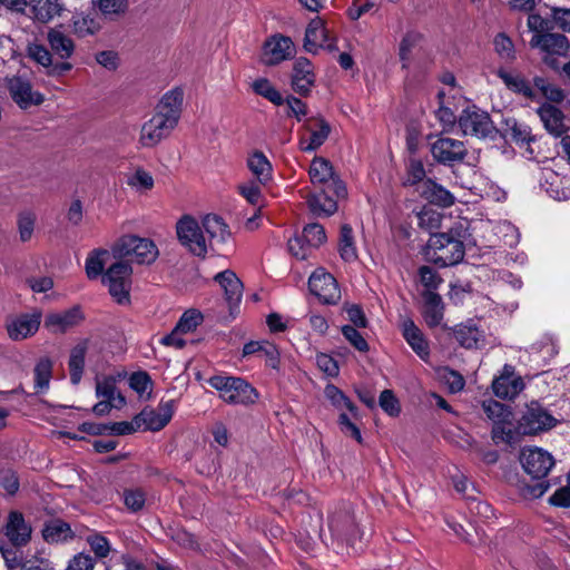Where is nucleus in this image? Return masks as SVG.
<instances>
[{"label": "nucleus", "mask_w": 570, "mask_h": 570, "mask_svg": "<svg viewBox=\"0 0 570 570\" xmlns=\"http://www.w3.org/2000/svg\"><path fill=\"white\" fill-rule=\"evenodd\" d=\"M523 470L531 475V482H520L519 492L524 499L541 498L550 484L544 478L554 465L553 456L541 448L523 449L520 455Z\"/></svg>", "instance_id": "f257e3e1"}, {"label": "nucleus", "mask_w": 570, "mask_h": 570, "mask_svg": "<svg viewBox=\"0 0 570 570\" xmlns=\"http://www.w3.org/2000/svg\"><path fill=\"white\" fill-rule=\"evenodd\" d=\"M466 228L461 224L450 233L432 234L428 247L426 257L440 267L459 264L464 257V234Z\"/></svg>", "instance_id": "f03ea898"}, {"label": "nucleus", "mask_w": 570, "mask_h": 570, "mask_svg": "<svg viewBox=\"0 0 570 570\" xmlns=\"http://www.w3.org/2000/svg\"><path fill=\"white\" fill-rule=\"evenodd\" d=\"M208 384L232 405H252L259 397L257 390L243 377L219 374L209 377Z\"/></svg>", "instance_id": "7ed1b4c3"}, {"label": "nucleus", "mask_w": 570, "mask_h": 570, "mask_svg": "<svg viewBox=\"0 0 570 570\" xmlns=\"http://www.w3.org/2000/svg\"><path fill=\"white\" fill-rule=\"evenodd\" d=\"M568 419L569 415L564 416L561 413H553L540 402L531 401L527 404L518 422V430L522 434L534 435L549 431Z\"/></svg>", "instance_id": "20e7f679"}, {"label": "nucleus", "mask_w": 570, "mask_h": 570, "mask_svg": "<svg viewBox=\"0 0 570 570\" xmlns=\"http://www.w3.org/2000/svg\"><path fill=\"white\" fill-rule=\"evenodd\" d=\"M158 248L149 238L125 235L112 247L115 258H127L131 263L149 265L158 257Z\"/></svg>", "instance_id": "39448f33"}, {"label": "nucleus", "mask_w": 570, "mask_h": 570, "mask_svg": "<svg viewBox=\"0 0 570 570\" xmlns=\"http://www.w3.org/2000/svg\"><path fill=\"white\" fill-rule=\"evenodd\" d=\"M102 275V284L108 287L109 294L119 303L129 302L132 267L129 262L117 258Z\"/></svg>", "instance_id": "423d86ee"}, {"label": "nucleus", "mask_w": 570, "mask_h": 570, "mask_svg": "<svg viewBox=\"0 0 570 570\" xmlns=\"http://www.w3.org/2000/svg\"><path fill=\"white\" fill-rule=\"evenodd\" d=\"M203 230L199 223L189 215L183 216L176 224L180 244L198 257H205L209 252V245H207V238Z\"/></svg>", "instance_id": "0eeeda50"}, {"label": "nucleus", "mask_w": 570, "mask_h": 570, "mask_svg": "<svg viewBox=\"0 0 570 570\" xmlns=\"http://www.w3.org/2000/svg\"><path fill=\"white\" fill-rule=\"evenodd\" d=\"M308 174L314 185L326 187L337 198L346 196L345 184L335 175L333 166L327 159L315 157L311 163Z\"/></svg>", "instance_id": "6e6552de"}, {"label": "nucleus", "mask_w": 570, "mask_h": 570, "mask_svg": "<svg viewBox=\"0 0 570 570\" xmlns=\"http://www.w3.org/2000/svg\"><path fill=\"white\" fill-rule=\"evenodd\" d=\"M328 530L337 542L352 544L361 538L360 529L350 509L344 508L331 513L328 517Z\"/></svg>", "instance_id": "1a4fd4ad"}, {"label": "nucleus", "mask_w": 570, "mask_h": 570, "mask_svg": "<svg viewBox=\"0 0 570 570\" xmlns=\"http://www.w3.org/2000/svg\"><path fill=\"white\" fill-rule=\"evenodd\" d=\"M458 124L465 136L485 138L493 130L489 114L475 106L464 109L458 118Z\"/></svg>", "instance_id": "9d476101"}, {"label": "nucleus", "mask_w": 570, "mask_h": 570, "mask_svg": "<svg viewBox=\"0 0 570 570\" xmlns=\"http://www.w3.org/2000/svg\"><path fill=\"white\" fill-rule=\"evenodd\" d=\"M308 287L323 304L335 305L341 299V291L334 276L324 268H317L308 279Z\"/></svg>", "instance_id": "9b49d317"}, {"label": "nucleus", "mask_w": 570, "mask_h": 570, "mask_svg": "<svg viewBox=\"0 0 570 570\" xmlns=\"http://www.w3.org/2000/svg\"><path fill=\"white\" fill-rule=\"evenodd\" d=\"M430 150L433 159L444 166H454L463 161L468 155L463 141L449 137L438 138L431 144Z\"/></svg>", "instance_id": "f8f14e48"}, {"label": "nucleus", "mask_w": 570, "mask_h": 570, "mask_svg": "<svg viewBox=\"0 0 570 570\" xmlns=\"http://www.w3.org/2000/svg\"><path fill=\"white\" fill-rule=\"evenodd\" d=\"M176 126L177 122L174 118L165 117L161 112H155V115L141 127V145L144 147L156 146L164 138L168 137Z\"/></svg>", "instance_id": "ddd939ff"}, {"label": "nucleus", "mask_w": 570, "mask_h": 570, "mask_svg": "<svg viewBox=\"0 0 570 570\" xmlns=\"http://www.w3.org/2000/svg\"><path fill=\"white\" fill-rule=\"evenodd\" d=\"M7 89L12 100L21 109H27L31 106H39L45 100L43 95L33 90L29 79L22 76L7 78Z\"/></svg>", "instance_id": "4468645a"}, {"label": "nucleus", "mask_w": 570, "mask_h": 570, "mask_svg": "<svg viewBox=\"0 0 570 570\" xmlns=\"http://www.w3.org/2000/svg\"><path fill=\"white\" fill-rule=\"evenodd\" d=\"M295 53L296 48L289 37L274 35L264 42L262 60L267 66H274L293 58Z\"/></svg>", "instance_id": "2eb2a0df"}, {"label": "nucleus", "mask_w": 570, "mask_h": 570, "mask_svg": "<svg viewBox=\"0 0 570 570\" xmlns=\"http://www.w3.org/2000/svg\"><path fill=\"white\" fill-rule=\"evenodd\" d=\"M175 413V401L160 402L157 409H144L136 417L138 426L144 425L145 430L160 431L171 420Z\"/></svg>", "instance_id": "dca6fc26"}, {"label": "nucleus", "mask_w": 570, "mask_h": 570, "mask_svg": "<svg viewBox=\"0 0 570 570\" xmlns=\"http://www.w3.org/2000/svg\"><path fill=\"white\" fill-rule=\"evenodd\" d=\"M202 227L207 235L209 250L219 252L232 238V233L224 219L217 215L208 214L202 220Z\"/></svg>", "instance_id": "f3484780"}, {"label": "nucleus", "mask_w": 570, "mask_h": 570, "mask_svg": "<svg viewBox=\"0 0 570 570\" xmlns=\"http://www.w3.org/2000/svg\"><path fill=\"white\" fill-rule=\"evenodd\" d=\"M537 112L548 134L561 139L568 136L570 119L558 107L547 102L540 106Z\"/></svg>", "instance_id": "a211bd4d"}, {"label": "nucleus", "mask_w": 570, "mask_h": 570, "mask_svg": "<svg viewBox=\"0 0 570 570\" xmlns=\"http://www.w3.org/2000/svg\"><path fill=\"white\" fill-rule=\"evenodd\" d=\"M41 312L33 311L18 315L7 324L8 335L13 341H21L36 334L41 323Z\"/></svg>", "instance_id": "6ab92c4d"}, {"label": "nucleus", "mask_w": 570, "mask_h": 570, "mask_svg": "<svg viewBox=\"0 0 570 570\" xmlns=\"http://www.w3.org/2000/svg\"><path fill=\"white\" fill-rule=\"evenodd\" d=\"M530 46L546 55L547 63H550L548 56H566L570 47L567 37L559 33H535L530 40Z\"/></svg>", "instance_id": "aec40b11"}, {"label": "nucleus", "mask_w": 570, "mask_h": 570, "mask_svg": "<svg viewBox=\"0 0 570 570\" xmlns=\"http://www.w3.org/2000/svg\"><path fill=\"white\" fill-rule=\"evenodd\" d=\"M61 0H27L23 13L35 22L48 23L63 11Z\"/></svg>", "instance_id": "412c9836"}, {"label": "nucleus", "mask_w": 570, "mask_h": 570, "mask_svg": "<svg viewBox=\"0 0 570 570\" xmlns=\"http://www.w3.org/2000/svg\"><path fill=\"white\" fill-rule=\"evenodd\" d=\"M83 314L79 306H73L62 312H53L46 316L45 327L55 334L65 333L79 325Z\"/></svg>", "instance_id": "4be33fe9"}, {"label": "nucleus", "mask_w": 570, "mask_h": 570, "mask_svg": "<svg viewBox=\"0 0 570 570\" xmlns=\"http://www.w3.org/2000/svg\"><path fill=\"white\" fill-rule=\"evenodd\" d=\"M315 82V73L311 61L304 57L296 59L293 66L292 87L302 96L311 92Z\"/></svg>", "instance_id": "5701e85b"}, {"label": "nucleus", "mask_w": 570, "mask_h": 570, "mask_svg": "<svg viewBox=\"0 0 570 570\" xmlns=\"http://www.w3.org/2000/svg\"><path fill=\"white\" fill-rule=\"evenodd\" d=\"M315 126L316 128H313L309 121L304 125V128L309 132L308 137H301L299 139V149L304 153L318 149L331 134V126L324 118H316Z\"/></svg>", "instance_id": "b1692460"}, {"label": "nucleus", "mask_w": 570, "mask_h": 570, "mask_svg": "<svg viewBox=\"0 0 570 570\" xmlns=\"http://www.w3.org/2000/svg\"><path fill=\"white\" fill-rule=\"evenodd\" d=\"M4 530L9 541L17 547L27 544L31 537V527L26 522L22 513L18 511L9 513Z\"/></svg>", "instance_id": "393cba45"}, {"label": "nucleus", "mask_w": 570, "mask_h": 570, "mask_svg": "<svg viewBox=\"0 0 570 570\" xmlns=\"http://www.w3.org/2000/svg\"><path fill=\"white\" fill-rule=\"evenodd\" d=\"M492 389L498 397L513 399L524 389V383L513 374L511 366L505 365L504 373L493 381Z\"/></svg>", "instance_id": "a878e982"}, {"label": "nucleus", "mask_w": 570, "mask_h": 570, "mask_svg": "<svg viewBox=\"0 0 570 570\" xmlns=\"http://www.w3.org/2000/svg\"><path fill=\"white\" fill-rule=\"evenodd\" d=\"M402 334L413 352L424 362L430 358V346L422 331L412 320H406L402 324Z\"/></svg>", "instance_id": "bb28decb"}, {"label": "nucleus", "mask_w": 570, "mask_h": 570, "mask_svg": "<svg viewBox=\"0 0 570 570\" xmlns=\"http://www.w3.org/2000/svg\"><path fill=\"white\" fill-rule=\"evenodd\" d=\"M126 373L108 375L96 381V396L115 402V409H121L126 404L125 396L117 390V382L122 380Z\"/></svg>", "instance_id": "cd10ccee"}, {"label": "nucleus", "mask_w": 570, "mask_h": 570, "mask_svg": "<svg viewBox=\"0 0 570 570\" xmlns=\"http://www.w3.org/2000/svg\"><path fill=\"white\" fill-rule=\"evenodd\" d=\"M215 281L224 291L225 298L230 307L237 306L243 296V284L236 274L229 269L218 273Z\"/></svg>", "instance_id": "c85d7f7f"}, {"label": "nucleus", "mask_w": 570, "mask_h": 570, "mask_svg": "<svg viewBox=\"0 0 570 570\" xmlns=\"http://www.w3.org/2000/svg\"><path fill=\"white\" fill-rule=\"evenodd\" d=\"M184 101V90L175 87L168 90L159 100L156 112H161L165 117L174 118L178 124L181 115V106Z\"/></svg>", "instance_id": "c756f323"}, {"label": "nucleus", "mask_w": 570, "mask_h": 570, "mask_svg": "<svg viewBox=\"0 0 570 570\" xmlns=\"http://www.w3.org/2000/svg\"><path fill=\"white\" fill-rule=\"evenodd\" d=\"M542 187L556 200H567L570 198V177H562L552 170L547 171L544 173Z\"/></svg>", "instance_id": "7c9ffc66"}, {"label": "nucleus", "mask_w": 570, "mask_h": 570, "mask_svg": "<svg viewBox=\"0 0 570 570\" xmlns=\"http://www.w3.org/2000/svg\"><path fill=\"white\" fill-rule=\"evenodd\" d=\"M423 317L430 327H435L441 324L443 320V303L439 294L433 291H425L423 293Z\"/></svg>", "instance_id": "2f4dec72"}, {"label": "nucleus", "mask_w": 570, "mask_h": 570, "mask_svg": "<svg viewBox=\"0 0 570 570\" xmlns=\"http://www.w3.org/2000/svg\"><path fill=\"white\" fill-rule=\"evenodd\" d=\"M47 40L52 52L60 59L67 60L72 57L76 48L75 42L60 29L51 28L47 33Z\"/></svg>", "instance_id": "473e14b6"}, {"label": "nucleus", "mask_w": 570, "mask_h": 570, "mask_svg": "<svg viewBox=\"0 0 570 570\" xmlns=\"http://www.w3.org/2000/svg\"><path fill=\"white\" fill-rule=\"evenodd\" d=\"M334 194L326 187L320 193L311 195L307 199L309 210L317 216H330L337 209Z\"/></svg>", "instance_id": "72a5a7b5"}, {"label": "nucleus", "mask_w": 570, "mask_h": 570, "mask_svg": "<svg viewBox=\"0 0 570 570\" xmlns=\"http://www.w3.org/2000/svg\"><path fill=\"white\" fill-rule=\"evenodd\" d=\"M327 42V31L324 27V22L321 18L316 17L308 23L305 38L304 48L308 52H316L320 48H323Z\"/></svg>", "instance_id": "f704fd0d"}, {"label": "nucleus", "mask_w": 570, "mask_h": 570, "mask_svg": "<svg viewBox=\"0 0 570 570\" xmlns=\"http://www.w3.org/2000/svg\"><path fill=\"white\" fill-rule=\"evenodd\" d=\"M422 197L430 203H434L442 207H449L454 204V196L443 186L431 179H426L419 188Z\"/></svg>", "instance_id": "c9c22d12"}, {"label": "nucleus", "mask_w": 570, "mask_h": 570, "mask_svg": "<svg viewBox=\"0 0 570 570\" xmlns=\"http://www.w3.org/2000/svg\"><path fill=\"white\" fill-rule=\"evenodd\" d=\"M337 250L345 263H353L358 258L353 228L348 224H343L340 228Z\"/></svg>", "instance_id": "e433bc0d"}, {"label": "nucleus", "mask_w": 570, "mask_h": 570, "mask_svg": "<svg viewBox=\"0 0 570 570\" xmlns=\"http://www.w3.org/2000/svg\"><path fill=\"white\" fill-rule=\"evenodd\" d=\"M527 352L538 363L547 364L558 354V344L553 336L546 334L537 342L532 343Z\"/></svg>", "instance_id": "4c0bfd02"}, {"label": "nucleus", "mask_w": 570, "mask_h": 570, "mask_svg": "<svg viewBox=\"0 0 570 570\" xmlns=\"http://www.w3.org/2000/svg\"><path fill=\"white\" fill-rule=\"evenodd\" d=\"M88 350V340L79 342L70 352L68 367L70 382L78 385L85 370V356Z\"/></svg>", "instance_id": "58836bf2"}, {"label": "nucleus", "mask_w": 570, "mask_h": 570, "mask_svg": "<svg viewBox=\"0 0 570 570\" xmlns=\"http://www.w3.org/2000/svg\"><path fill=\"white\" fill-rule=\"evenodd\" d=\"M247 166L261 184L265 185L272 179L273 167L263 151L252 153L247 158Z\"/></svg>", "instance_id": "ea45409f"}, {"label": "nucleus", "mask_w": 570, "mask_h": 570, "mask_svg": "<svg viewBox=\"0 0 570 570\" xmlns=\"http://www.w3.org/2000/svg\"><path fill=\"white\" fill-rule=\"evenodd\" d=\"M71 28L78 37L94 36L101 29L100 18L91 13H76L71 18Z\"/></svg>", "instance_id": "a19ab883"}, {"label": "nucleus", "mask_w": 570, "mask_h": 570, "mask_svg": "<svg viewBox=\"0 0 570 570\" xmlns=\"http://www.w3.org/2000/svg\"><path fill=\"white\" fill-rule=\"evenodd\" d=\"M454 337L465 348H478L484 342L483 332L470 323L458 325L454 328Z\"/></svg>", "instance_id": "79ce46f5"}, {"label": "nucleus", "mask_w": 570, "mask_h": 570, "mask_svg": "<svg viewBox=\"0 0 570 570\" xmlns=\"http://www.w3.org/2000/svg\"><path fill=\"white\" fill-rule=\"evenodd\" d=\"M497 75L511 91L520 94L527 98L533 97V90L530 82L520 73L510 72L500 68L497 71Z\"/></svg>", "instance_id": "37998d69"}, {"label": "nucleus", "mask_w": 570, "mask_h": 570, "mask_svg": "<svg viewBox=\"0 0 570 570\" xmlns=\"http://www.w3.org/2000/svg\"><path fill=\"white\" fill-rule=\"evenodd\" d=\"M112 252L110 253L107 249H95L89 253L85 268L88 278L95 279L99 276L102 277V272L105 266L110 262Z\"/></svg>", "instance_id": "c03bdc74"}, {"label": "nucleus", "mask_w": 570, "mask_h": 570, "mask_svg": "<svg viewBox=\"0 0 570 570\" xmlns=\"http://www.w3.org/2000/svg\"><path fill=\"white\" fill-rule=\"evenodd\" d=\"M492 233L497 239L508 247H515L520 242L519 229L508 220L493 224Z\"/></svg>", "instance_id": "a18cd8bd"}, {"label": "nucleus", "mask_w": 570, "mask_h": 570, "mask_svg": "<svg viewBox=\"0 0 570 570\" xmlns=\"http://www.w3.org/2000/svg\"><path fill=\"white\" fill-rule=\"evenodd\" d=\"M42 535L49 543H59L72 539L73 533L68 523L61 520H55L45 527Z\"/></svg>", "instance_id": "49530a36"}, {"label": "nucleus", "mask_w": 570, "mask_h": 570, "mask_svg": "<svg viewBox=\"0 0 570 570\" xmlns=\"http://www.w3.org/2000/svg\"><path fill=\"white\" fill-rule=\"evenodd\" d=\"M324 394L336 410L342 411L346 409L354 417L357 416V407L337 386L327 384Z\"/></svg>", "instance_id": "de8ad7c7"}, {"label": "nucleus", "mask_w": 570, "mask_h": 570, "mask_svg": "<svg viewBox=\"0 0 570 570\" xmlns=\"http://www.w3.org/2000/svg\"><path fill=\"white\" fill-rule=\"evenodd\" d=\"M507 135L520 147L529 146L534 141V136L531 134L530 127L515 119L507 120Z\"/></svg>", "instance_id": "09e8293b"}, {"label": "nucleus", "mask_w": 570, "mask_h": 570, "mask_svg": "<svg viewBox=\"0 0 570 570\" xmlns=\"http://www.w3.org/2000/svg\"><path fill=\"white\" fill-rule=\"evenodd\" d=\"M252 89L256 95L264 97L275 106H282L284 104L282 94L266 78H258L253 81Z\"/></svg>", "instance_id": "8fccbe9b"}, {"label": "nucleus", "mask_w": 570, "mask_h": 570, "mask_svg": "<svg viewBox=\"0 0 570 570\" xmlns=\"http://www.w3.org/2000/svg\"><path fill=\"white\" fill-rule=\"evenodd\" d=\"M422 35L417 31H407L399 46V57L403 68H406L411 60L413 49L421 42Z\"/></svg>", "instance_id": "3c124183"}, {"label": "nucleus", "mask_w": 570, "mask_h": 570, "mask_svg": "<svg viewBox=\"0 0 570 570\" xmlns=\"http://www.w3.org/2000/svg\"><path fill=\"white\" fill-rule=\"evenodd\" d=\"M129 386L140 397L150 399L153 392V381L149 374L145 371L134 372L129 376Z\"/></svg>", "instance_id": "603ef678"}, {"label": "nucleus", "mask_w": 570, "mask_h": 570, "mask_svg": "<svg viewBox=\"0 0 570 570\" xmlns=\"http://www.w3.org/2000/svg\"><path fill=\"white\" fill-rule=\"evenodd\" d=\"M52 363L49 358H41L35 367V389L42 392L49 387Z\"/></svg>", "instance_id": "864d4df0"}, {"label": "nucleus", "mask_w": 570, "mask_h": 570, "mask_svg": "<svg viewBox=\"0 0 570 570\" xmlns=\"http://www.w3.org/2000/svg\"><path fill=\"white\" fill-rule=\"evenodd\" d=\"M203 321L204 316L202 312L196 308H190L183 313L176 327L185 335L195 332Z\"/></svg>", "instance_id": "5fc2aeb1"}, {"label": "nucleus", "mask_w": 570, "mask_h": 570, "mask_svg": "<svg viewBox=\"0 0 570 570\" xmlns=\"http://www.w3.org/2000/svg\"><path fill=\"white\" fill-rule=\"evenodd\" d=\"M127 185L138 193H146L154 187V178L150 173L142 168H137L127 178Z\"/></svg>", "instance_id": "6e6d98bb"}, {"label": "nucleus", "mask_w": 570, "mask_h": 570, "mask_svg": "<svg viewBox=\"0 0 570 570\" xmlns=\"http://www.w3.org/2000/svg\"><path fill=\"white\" fill-rule=\"evenodd\" d=\"M122 501L130 512H139L145 507L146 492L140 488L125 489L122 493Z\"/></svg>", "instance_id": "4d7b16f0"}, {"label": "nucleus", "mask_w": 570, "mask_h": 570, "mask_svg": "<svg viewBox=\"0 0 570 570\" xmlns=\"http://www.w3.org/2000/svg\"><path fill=\"white\" fill-rule=\"evenodd\" d=\"M425 169L423 163L416 158H410L406 165V176L403 180L404 186H420L425 181Z\"/></svg>", "instance_id": "13d9d810"}, {"label": "nucleus", "mask_w": 570, "mask_h": 570, "mask_svg": "<svg viewBox=\"0 0 570 570\" xmlns=\"http://www.w3.org/2000/svg\"><path fill=\"white\" fill-rule=\"evenodd\" d=\"M302 236L312 249L320 247L326 240L325 229L317 223L306 225L303 228Z\"/></svg>", "instance_id": "bf43d9fd"}, {"label": "nucleus", "mask_w": 570, "mask_h": 570, "mask_svg": "<svg viewBox=\"0 0 570 570\" xmlns=\"http://www.w3.org/2000/svg\"><path fill=\"white\" fill-rule=\"evenodd\" d=\"M95 4L108 18L120 16L128 9V0H97Z\"/></svg>", "instance_id": "052dcab7"}, {"label": "nucleus", "mask_w": 570, "mask_h": 570, "mask_svg": "<svg viewBox=\"0 0 570 570\" xmlns=\"http://www.w3.org/2000/svg\"><path fill=\"white\" fill-rule=\"evenodd\" d=\"M441 381L448 386L451 393H458L463 390L465 385L464 377L456 371L449 367H443L439 372Z\"/></svg>", "instance_id": "680f3d73"}, {"label": "nucleus", "mask_w": 570, "mask_h": 570, "mask_svg": "<svg viewBox=\"0 0 570 570\" xmlns=\"http://www.w3.org/2000/svg\"><path fill=\"white\" fill-rule=\"evenodd\" d=\"M87 543L89 544L95 556L99 559L106 558L111 551L109 540L97 532L91 533L87 537Z\"/></svg>", "instance_id": "e2e57ef3"}, {"label": "nucleus", "mask_w": 570, "mask_h": 570, "mask_svg": "<svg viewBox=\"0 0 570 570\" xmlns=\"http://www.w3.org/2000/svg\"><path fill=\"white\" fill-rule=\"evenodd\" d=\"M381 409L390 416H397L401 413V405L392 390L382 391L379 397Z\"/></svg>", "instance_id": "0e129e2a"}, {"label": "nucleus", "mask_w": 570, "mask_h": 570, "mask_svg": "<svg viewBox=\"0 0 570 570\" xmlns=\"http://www.w3.org/2000/svg\"><path fill=\"white\" fill-rule=\"evenodd\" d=\"M35 223H36V215L26 210L19 214L18 217V229L20 239L22 242H27L31 238L33 229H35Z\"/></svg>", "instance_id": "69168bd1"}, {"label": "nucleus", "mask_w": 570, "mask_h": 570, "mask_svg": "<svg viewBox=\"0 0 570 570\" xmlns=\"http://www.w3.org/2000/svg\"><path fill=\"white\" fill-rule=\"evenodd\" d=\"M27 55L42 67L49 68L51 66L52 56L43 45L30 43L27 48Z\"/></svg>", "instance_id": "338daca9"}, {"label": "nucleus", "mask_w": 570, "mask_h": 570, "mask_svg": "<svg viewBox=\"0 0 570 570\" xmlns=\"http://www.w3.org/2000/svg\"><path fill=\"white\" fill-rule=\"evenodd\" d=\"M492 439L495 443L504 442L512 444L515 440V432L505 421H499L492 428Z\"/></svg>", "instance_id": "774afa93"}]
</instances>
